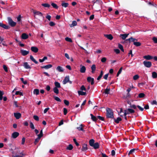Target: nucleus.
Returning a JSON list of instances; mask_svg holds the SVG:
<instances>
[{"label": "nucleus", "mask_w": 157, "mask_h": 157, "mask_svg": "<svg viewBox=\"0 0 157 157\" xmlns=\"http://www.w3.org/2000/svg\"><path fill=\"white\" fill-rule=\"evenodd\" d=\"M41 5L45 7H49L50 6V5L48 3H45L42 4Z\"/></svg>", "instance_id": "obj_39"}, {"label": "nucleus", "mask_w": 157, "mask_h": 157, "mask_svg": "<svg viewBox=\"0 0 157 157\" xmlns=\"http://www.w3.org/2000/svg\"><path fill=\"white\" fill-rule=\"evenodd\" d=\"M4 94L3 92L0 90V100H2V96Z\"/></svg>", "instance_id": "obj_45"}, {"label": "nucleus", "mask_w": 157, "mask_h": 157, "mask_svg": "<svg viewBox=\"0 0 157 157\" xmlns=\"http://www.w3.org/2000/svg\"><path fill=\"white\" fill-rule=\"evenodd\" d=\"M78 93L79 95H86V93L81 91H78Z\"/></svg>", "instance_id": "obj_25"}, {"label": "nucleus", "mask_w": 157, "mask_h": 157, "mask_svg": "<svg viewBox=\"0 0 157 157\" xmlns=\"http://www.w3.org/2000/svg\"><path fill=\"white\" fill-rule=\"evenodd\" d=\"M130 39H131V42H135V41H137V40L136 39L133 38L132 37H130Z\"/></svg>", "instance_id": "obj_61"}, {"label": "nucleus", "mask_w": 157, "mask_h": 157, "mask_svg": "<svg viewBox=\"0 0 157 157\" xmlns=\"http://www.w3.org/2000/svg\"><path fill=\"white\" fill-rule=\"evenodd\" d=\"M20 52L22 56H25L28 55L29 53V51L21 49L20 50Z\"/></svg>", "instance_id": "obj_7"}, {"label": "nucleus", "mask_w": 157, "mask_h": 157, "mask_svg": "<svg viewBox=\"0 0 157 157\" xmlns=\"http://www.w3.org/2000/svg\"><path fill=\"white\" fill-rule=\"evenodd\" d=\"M83 126V125L82 124H81L80 125V126L79 127H77V128L79 130V131H82L83 132H85V130H83L82 126Z\"/></svg>", "instance_id": "obj_32"}, {"label": "nucleus", "mask_w": 157, "mask_h": 157, "mask_svg": "<svg viewBox=\"0 0 157 157\" xmlns=\"http://www.w3.org/2000/svg\"><path fill=\"white\" fill-rule=\"evenodd\" d=\"M104 36L105 37L107 38L108 39L110 40H112L113 38V36L111 34H104Z\"/></svg>", "instance_id": "obj_13"}, {"label": "nucleus", "mask_w": 157, "mask_h": 157, "mask_svg": "<svg viewBox=\"0 0 157 157\" xmlns=\"http://www.w3.org/2000/svg\"><path fill=\"white\" fill-rule=\"evenodd\" d=\"M106 116L108 118H114V114L112 110L108 108L106 109Z\"/></svg>", "instance_id": "obj_1"}, {"label": "nucleus", "mask_w": 157, "mask_h": 157, "mask_svg": "<svg viewBox=\"0 0 157 157\" xmlns=\"http://www.w3.org/2000/svg\"><path fill=\"white\" fill-rule=\"evenodd\" d=\"M25 154L23 153L22 152H20L19 154L16 155L15 156H13V157H22Z\"/></svg>", "instance_id": "obj_24"}, {"label": "nucleus", "mask_w": 157, "mask_h": 157, "mask_svg": "<svg viewBox=\"0 0 157 157\" xmlns=\"http://www.w3.org/2000/svg\"><path fill=\"white\" fill-rule=\"evenodd\" d=\"M49 25L51 26H53L55 25V23L53 21H51L49 23Z\"/></svg>", "instance_id": "obj_59"}, {"label": "nucleus", "mask_w": 157, "mask_h": 157, "mask_svg": "<svg viewBox=\"0 0 157 157\" xmlns=\"http://www.w3.org/2000/svg\"><path fill=\"white\" fill-rule=\"evenodd\" d=\"M95 149H98L99 148V144L98 142L94 143L92 146Z\"/></svg>", "instance_id": "obj_19"}, {"label": "nucleus", "mask_w": 157, "mask_h": 157, "mask_svg": "<svg viewBox=\"0 0 157 157\" xmlns=\"http://www.w3.org/2000/svg\"><path fill=\"white\" fill-rule=\"evenodd\" d=\"M33 93L36 95L39 94V89H34L33 91Z\"/></svg>", "instance_id": "obj_35"}, {"label": "nucleus", "mask_w": 157, "mask_h": 157, "mask_svg": "<svg viewBox=\"0 0 157 157\" xmlns=\"http://www.w3.org/2000/svg\"><path fill=\"white\" fill-rule=\"evenodd\" d=\"M108 86H107L106 89L105 90V93L106 94H109V91L110 90V89L109 88H108Z\"/></svg>", "instance_id": "obj_41"}, {"label": "nucleus", "mask_w": 157, "mask_h": 157, "mask_svg": "<svg viewBox=\"0 0 157 157\" xmlns=\"http://www.w3.org/2000/svg\"><path fill=\"white\" fill-rule=\"evenodd\" d=\"M53 91L56 94H58L59 93V90L58 88L54 87L53 89Z\"/></svg>", "instance_id": "obj_36"}, {"label": "nucleus", "mask_w": 157, "mask_h": 157, "mask_svg": "<svg viewBox=\"0 0 157 157\" xmlns=\"http://www.w3.org/2000/svg\"><path fill=\"white\" fill-rule=\"evenodd\" d=\"M87 81L88 82H91V84L93 85L94 83V79L90 77H88L87 78Z\"/></svg>", "instance_id": "obj_6"}, {"label": "nucleus", "mask_w": 157, "mask_h": 157, "mask_svg": "<svg viewBox=\"0 0 157 157\" xmlns=\"http://www.w3.org/2000/svg\"><path fill=\"white\" fill-rule=\"evenodd\" d=\"M69 76H66L65 78L63 81V84H66L69 81Z\"/></svg>", "instance_id": "obj_10"}, {"label": "nucleus", "mask_w": 157, "mask_h": 157, "mask_svg": "<svg viewBox=\"0 0 157 157\" xmlns=\"http://www.w3.org/2000/svg\"><path fill=\"white\" fill-rule=\"evenodd\" d=\"M94 139H92L90 140H89V143L90 145L91 146H92L94 144Z\"/></svg>", "instance_id": "obj_33"}, {"label": "nucleus", "mask_w": 157, "mask_h": 157, "mask_svg": "<svg viewBox=\"0 0 157 157\" xmlns=\"http://www.w3.org/2000/svg\"><path fill=\"white\" fill-rule=\"evenodd\" d=\"M68 3H67L63 2L61 4V5L62 6L66 8L68 7Z\"/></svg>", "instance_id": "obj_40"}, {"label": "nucleus", "mask_w": 157, "mask_h": 157, "mask_svg": "<svg viewBox=\"0 0 157 157\" xmlns=\"http://www.w3.org/2000/svg\"><path fill=\"white\" fill-rule=\"evenodd\" d=\"M8 21L9 25L11 27H14L16 25V22L13 21L10 17H8Z\"/></svg>", "instance_id": "obj_3"}, {"label": "nucleus", "mask_w": 157, "mask_h": 157, "mask_svg": "<svg viewBox=\"0 0 157 157\" xmlns=\"http://www.w3.org/2000/svg\"><path fill=\"white\" fill-rule=\"evenodd\" d=\"M97 117L98 119L101 121H104L105 119L104 117H102L100 116H97Z\"/></svg>", "instance_id": "obj_53"}, {"label": "nucleus", "mask_w": 157, "mask_h": 157, "mask_svg": "<svg viewBox=\"0 0 157 157\" xmlns=\"http://www.w3.org/2000/svg\"><path fill=\"white\" fill-rule=\"evenodd\" d=\"M139 78V76L138 75H136L134 76L133 79L134 80H136Z\"/></svg>", "instance_id": "obj_54"}, {"label": "nucleus", "mask_w": 157, "mask_h": 157, "mask_svg": "<svg viewBox=\"0 0 157 157\" xmlns=\"http://www.w3.org/2000/svg\"><path fill=\"white\" fill-rule=\"evenodd\" d=\"M145 94L144 93H140L138 95V97L139 98H143L144 97Z\"/></svg>", "instance_id": "obj_47"}, {"label": "nucleus", "mask_w": 157, "mask_h": 157, "mask_svg": "<svg viewBox=\"0 0 157 157\" xmlns=\"http://www.w3.org/2000/svg\"><path fill=\"white\" fill-rule=\"evenodd\" d=\"M54 84L55 86V87L57 88H60L61 87L60 84L59 82H55L54 83Z\"/></svg>", "instance_id": "obj_26"}, {"label": "nucleus", "mask_w": 157, "mask_h": 157, "mask_svg": "<svg viewBox=\"0 0 157 157\" xmlns=\"http://www.w3.org/2000/svg\"><path fill=\"white\" fill-rule=\"evenodd\" d=\"M65 40L66 41L69 42H72L71 39L68 37H66V38H65Z\"/></svg>", "instance_id": "obj_49"}, {"label": "nucleus", "mask_w": 157, "mask_h": 157, "mask_svg": "<svg viewBox=\"0 0 157 157\" xmlns=\"http://www.w3.org/2000/svg\"><path fill=\"white\" fill-rule=\"evenodd\" d=\"M56 70L59 72H63L64 71L62 67L60 66H58L57 67Z\"/></svg>", "instance_id": "obj_29"}, {"label": "nucleus", "mask_w": 157, "mask_h": 157, "mask_svg": "<svg viewBox=\"0 0 157 157\" xmlns=\"http://www.w3.org/2000/svg\"><path fill=\"white\" fill-rule=\"evenodd\" d=\"M22 82L25 85L27 84V82L26 81H24L23 78H20Z\"/></svg>", "instance_id": "obj_55"}, {"label": "nucleus", "mask_w": 157, "mask_h": 157, "mask_svg": "<svg viewBox=\"0 0 157 157\" xmlns=\"http://www.w3.org/2000/svg\"><path fill=\"white\" fill-rule=\"evenodd\" d=\"M51 5L52 6V7L56 9H58V7L56 4L54 3H52Z\"/></svg>", "instance_id": "obj_44"}, {"label": "nucleus", "mask_w": 157, "mask_h": 157, "mask_svg": "<svg viewBox=\"0 0 157 157\" xmlns=\"http://www.w3.org/2000/svg\"><path fill=\"white\" fill-rule=\"evenodd\" d=\"M0 27L6 29H8L10 28L9 25L4 24L1 22H0Z\"/></svg>", "instance_id": "obj_5"}, {"label": "nucleus", "mask_w": 157, "mask_h": 157, "mask_svg": "<svg viewBox=\"0 0 157 157\" xmlns=\"http://www.w3.org/2000/svg\"><path fill=\"white\" fill-rule=\"evenodd\" d=\"M73 140L76 146H78L79 145V144L77 142L76 139L74 138Z\"/></svg>", "instance_id": "obj_56"}, {"label": "nucleus", "mask_w": 157, "mask_h": 157, "mask_svg": "<svg viewBox=\"0 0 157 157\" xmlns=\"http://www.w3.org/2000/svg\"><path fill=\"white\" fill-rule=\"evenodd\" d=\"M14 115L16 119H19L21 117V114L20 113H14Z\"/></svg>", "instance_id": "obj_15"}, {"label": "nucleus", "mask_w": 157, "mask_h": 157, "mask_svg": "<svg viewBox=\"0 0 157 157\" xmlns=\"http://www.w3.org/2000/svg\"><path fill=\"white\" fill-rule=\"evenodd\" d=\"M30 127L32 129H35V127L33 123L30 122Z\"/></svg>", "instance_id": "obj_48"}, {"label": "nucleus", "mask_w": 157, "mask_h": 157, "mask_svg": "<svg viewBox=\"0 0 157 157\" xmlns=\"http://www.w3.org/2000/svg\"><path fill=\"white\" fill-rule=\"evenodd\" d=\"M106 60V58L105 57H103L101 58V61L102 63H105Z\"/></svg>", "instance_id": "obj_64"}, {"label": "nucleus", "mask_w": 157, "mask_h": 157, "mask_svg": "<svg viewBox=\"0 0 157 157\" xmlns=\"http://www.w3.org/2000/svg\"><path fill=\"white\" fill-rule=\"evenodd\" d=\"M129 35V34H121L120 35V36L121 37L123 40H124Z\"/></svg>", "instance_id": "obj_17"}, {"label": "nucleus", "mask_w": 157, "mask_h": 157, "mask_svg": "<svg viewBox=\"0 0 157 157\" xmlns=\"http://www.w3.org/2000/svg\"><path fill=\"white\" fill-rule=\"evenodd\" d=\"M38 137L39 138H40L43 136V133L42 130H41L40 131V133L37 135Z\"/></svg>", "instance_id": "obj_46"}, {"label": "nucleus", "mask_w": 157, "mask_h": 157, "mask_svg": "<svg viewBox=\"0 0 157 157\" xmlns=\"http://www.w3.org/2000/svg\"><path fill=\"white\" fill-rule=\"evenodd\" d=\"M40 139V138H39V137H38L37 138L35 139L34 142L35 145H36Z\"/></svg>", "instance_id": "obj_51"}, {"label": "nucleus", "mask_w": 157, "mask_h": 157, "mask_svg": "<svg viewBox=\"0 0 157 157\" xmlns=\"http://www.w3.org/2000/svg\"><path fill=\"white\" fill-rule=\"evenodd\" d=\"M53 97L54 99L55 100L57 101L60 102L61 101V100L59 97L55 96H54Z\"/></svg>", "instance_id": "obj_42"}, {"label": "nucleus", "mask_w": 157, "mask_h": 157, "mask_svg": "<svg viewBox=\"0 0 157 157\" xmlns=\"http://www.w3.org/2000/svg\"><path fill=\"white\" fill-rule=\"evenodd\" d=\"M77 25V22L75 21H73L72 22V23L71 24H70V27H72L76 25Z\"/></svg>", "instance_id": "obj_28"}, {"label": "nucleus", "mask_w": 157, "mask_h": 157, "mask_svg": "<svg viewBox=\"0 0 157 157\" xmlns=\"http://www.w3.org/2000/svg\"><path fill=\"white\" fill-rule=\"evenodd\" d=\"M90 115L91 116V119L94 121H96L98 120L97 118L94 116L92 114H90Z\"/></svg>", "instance_id": "obj_27"}, {"label": "nucleus", "mask_w": 157, "mask_h": 157, "mask_svg": "<svg viewBox=\"0 0 157 157\" xmlns=\"http://www.w3.org/2000/svg\"><path fill=\"white\" fill-rule=\"evenodd\" d=\"M33 118L36 121L39 120V118L36 115H34L33 117Z\"/></svg>", "instance_id": "obj_60"}, {"label": "nucleus", "mask_w": 157, "mask_h": 157, "mask_svg": "<svg viewBox=\"0 0 157 157\" xmlns=\"http://www.w3.org/2000/svg\"><path fill=\"white\" fill-rule=\"evenodd\" d=\"M129 104L130 105L129 107L130 108L133 109H135L137 111L138 109L137 108V106H136V105L134 104L132 105L131 103H130Z\"/></svg>", "instance_id": "obj_18"}, {"label": "nucleus", "mask_w": 157, "mask_h": 157, "mask_svg": "<svg viewBox=\"0 0 157 157\" xmlns=\"http://www.w3.org/2000/svg\"><path fill=\"white\" fill-rule=\"evenodd\" d=\"M15 94L16 95H19L20 96H23V93L19 91H17L15 93Z\"/></svg>", "instance_id": "obj_50"}, {"label": "nucleus", "mask_w": 157, "mask_h": 157, "mask_svg": "<svg viewBox=\"0 0 157 157\" xmlns=\"http://www.w3.org/2000/svg\"><path fill=\"white\" fill-rule=\"evenodd\" d=\"M151 104L152 105H157V102L155 100H153V101L151 102Z\"/></svg>", "instance_id": "obj_62"}, {"label": "nucleus", "mask_w": 157, "mask_h": 157, "mask_svg": "<svg viewBox=\"0 0 157 157\" xmlns=\"http://www.w3.org/2000/svg\"><path fill=\"white\" fill-rule=\"evenodd\" d=\"M152 77L153 78H156L157 77V73L155 72H153L152 73Z\"/></svg>", "instance_id": "obj_34"}, {"label": "nucleus", "mask_w": 157, "mask_h": 157, "mask_svg": "<svg viewBox=\"0 0 157 157\" xmlns=\"http://www.w3.org/2000/svg\"><path fill=\"white\" fill-rule=\"evenodd\" d=\"M19 135V133L17 132H14L12 134V137L13 139H15Z\"/></svg>", "instance_id": "obj_9"}, {"label": "nucleus", "mask_w": 157, "mask_h": 157, "mask_svg": "<svg viewBox=\"0 0 157 157\" xmlns=\"http://www.w3.org/2000/svg\"><path fill=\"white\" fill-rule=\"evenodd\" d=\"M144 58L146 59L147 60H150L154 59L156 61H157V56H155L153 57L152 56L148 55L147 56H143Z\"/></svg>", "instance_id": "obj_2"}, {"label": "nucleus", "mask_w": 157, "mask_h": 157, "mask_svg": "<svg viewBox=\"0 0 157 157\" xmlns=\"http://www.w3.org/2000/svg\"><path fill=\"white\" fill-rule=\"evenodd\" d=\"M128 110V112L131 114L134 113L135 112V111L131 108H128L127 109Z\"/></svg>", "instance_id": "obj_37"}, {"label": "nucleus", "mask_w": 157, "mask_h": 157, "mask_svg": "<svg viewBox=\"0 0 157 157\" xmlns=\"http://www.w3.org/2000/svg\"><path fill=\"white\" fill-rule=\"evenodd\" d=\"M23 66L26 69H30L31 68L30 66L28 65L27 62H25L24 63Z\"/></svg>", "instance_id": "obj_21"}, {"label": "nucleus", "mask_w": 157, "mask_h": 157, "mask_svg": "<svg viewBox=\"0 0 157 157\" xmlns=\"http://www.w3.org/2000/svg\"><path fill=\"white\" fill-rule=\"evenodd\" d=\"M133 44L136 47L140 46L141 45V43L139 42H134Z\"/></svg>", "instance_id": "obj_38"}, {"label": "nucleus", "mask_w": 157, "mask_h": 157, "mask_svg": "<svg viewBox=\"0 0 157 157\" xmlns=\"http://www.w3.org/2000/svg\"><path fill=\"white\" fill-rule=\"evenodd\" d=\"M3 68L6 72H7L8 71L7 67L6 65H3Z\"/></svg>", "instance_id": "obj_57"}, {"label": "nucleus", "mask_w": 157, "mask_h": 157, "mask_svg": "<svg viewBox=\"0 0 157 157\" xmlns=\"http://www.w3.org/2000/svg\"><path fill=\"white\" fill-rule=\"evenodd\" d=\"M113 119L114 120V122L117 124H118L120 121H122L121 118L120 117H117V119H116L115 118H114Z\"/></svg>", "instance_id": "obj_20"}, {"label": "nucleus", "mask_w": 157, "mask_h": 157, "mask_svg": "<svg viewBox=\"0 0 157 157\" xmlns=\"http://www.w3.org/2000/svg\"><path fill=\"white\" fill-rule=\"evenodd\" d=\"M143 64L145 67L149 68L152 66L151 62L150 61H144L143 62Z\"/></svg>", "instance_id": "obj_4"}, {"label": "nucleus", "mask_w": 157, "mask_h": 157, "mask_svg": "<svg viewBox=\"0 0 157 157\" xmlns=\"http://www.w3.org/2000/svg\"><path fill=\"white\" fill-rule=\"evenodd\" d=\"M135 149H133L130 150L128 153V155H129L130 154H132L133 153L135 150Z\"/></svg>", "instance_id": "obj_52"}, {"label": "nucleus", "mask_w": 157, "mask_h": 157, "mask_svg": "<svg viewBox=\"0 0 157 157\" xmlns=\"http://www.w3.org/2000/svg\"><path fill=\"white\" fill-rule=\"evenodd\" d=\"M103 72L102 71H101L100 72V74L98 76V77L97 78V79L98 80H99L102 77L103 75Z\"/></svg>", "instance_id": "obj_31"}, {"label": "nucleus", "mask_w": 157, "mask_h": 157, "mask_svg": "<svg viewBox=\"0 0 157 157\" xmlns=\"http://www.w3.org/2000/svg\"><path fill=\"white\" fill-rule=\"evenodd\" d=\"M96 65L95 64H93L91 67V69L92 70L91 72L92 73H94L95 72V71L96 70Z\"/></svg>", "instance_id": "obj_22"}, {"label": "nucleus", "mask_w": 157, "mask_h": 157, "mask_svg": "<svg viewBox=\"0 0 157 157\" xmlns=\"http://www.w3.org/2000/svg\"><path fill=\"white\" fill-rule=\"evenodd\" d=\"M16 151L13 152L16 154V155H17L19 154V153L20 152V151L18 149H16Z\"/></svg>", "instance_id": "obj_58"}, {"label": "nucleus", "mask_w": 157, "mask_h": 157, "mask_svg": "<svg viewBox=\"0 0 157 157\" xmlns=\"http://www.w3.org/2000/svg\"><path fill=\"white\" fill-rule=\"evenodd\" d=\"M52 67V64H49L47 65L41 66L40 67L41 68H44L47 70L51 68Z\"/></svg>", "instance_id": "obj_11"}, {"label": "nucleus", "mask_w": 157, "mask_h": 157, "mask_svg": "<svg viewBox=\"0 0 157 157\" xmlns=\"http://www.w3.org/2000/svg\"><path fill=\"white\" fill-rule=\"evenodd\" d=\"M152 40L155 43H157V38L155 37H154L152 38Z\"/></svg>", "instance_id": "obj_63"}, {"label": "nucleus", "mask_w": 157, "mask_h": 157, "mask_svg": "<svg viewBox=\"0 0 157 157\" xmlns=\"http://www.w3.org/2000/svg\"><path fill=\"white\" fill-rule=\"evenodd\" d=\"M30 59L33 62H34L35 63L37 64L38 63V62L34 58L33 56L32 55L30 56Z\"/></svg>", "instance_id": "obj_23"}, {"label": "nucleus", "mask_w": 157, "mask_h": 157, "mask_svg": "<svg viewBox=\"0 0 157 157\" xmlns=\"http://www.w3.org/2000/svg\"><path fill=\"white\" fill-rule=\"evenodd\" d=\"M34 13L35 14L39 15L40 16H43L42 13L39 11H34Z\"/></svg>", "instance_id": "obj_30"}, {"label": "nucleus", "mask_w": 157, "mask_h": 157, "mask_svg": "<svg viewBox=\"0 0 157 157\" xmlns=\"http://www.w3.org/2000/svg\"><path fill=\"white\" fill-rule=\"evenodd\" d=\"M81 67L80 69V72L81 73H84L85 72L86 70V68L84 66H82V65H80Z\"/></svg>", "instance_id": "obj_16"}, {"label": "nucleus", "mask_w": 157, "mask_h": 157, "mask_svg": "<svg viewBox=\"0 0 157 157\" xmlns=\"http://www.w3.org/2000/svg\"><path fill=\"white\" fill-rule=\"evenodd\" d=\"M82 147L81 149V150L83 151H85L88 148L87 147V145L85 144H83L82 145Z\"/></svg>", "instance_id": "obj_8"}, {"label": "nucleus", "mask_w": 157, "mask_h": 157, "mask_svg": "<svg viewBox=\"0 0 157 157\" xmlns=\"http://www.w3.org/2000/svg\"><path fill=\"white\" fill-rule=\"evenodd\" d=\"M31 50L34 53H36L38 52V49L36 47L33 46L31 47Z\"/></svg>", "instance_id": "obj_14"}, {"label": "nucleus", "mask_w": 157, "mask_h": 157, "mask_svg": "<svg viewBox=\"0 0 157 157\" xmlns=\"http://www.w3.org/2000/svg\"><path fill=\"white\" fill-rule=\"evenodd\" d=\"M73 148V146L71 144H70L68 145V146L67 147V150H71Z\"/></svg>", "instance_id": "obj_43"}, {"label": "nucleus", "mask_w": 157, "mask_h": 157, "mask_svg": "<svg viewBox=\"0 0 157 157\" xmlns=\"http://www.w3.org/2000/svg\"><path fill=\"white\" fill-rule=\"evenodd\" d=\"M29 37V36L26 33H23L21 36V38L23 40H26L28 39Z\"/></svg>", "instance_id": "obj_12"}]
</instances>
